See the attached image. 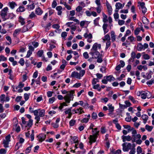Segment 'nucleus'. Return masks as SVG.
I'll use <instances>...</instances> for the list:
<instances>
[{
	"label": "nucleus",
	"instance_id": "nucleus-48",
	"mask_svg": "<svg viewBox=\"0 0 154 154\" xmlns=\"http://www.w3.org/2000/svg\"><path fill=\"white\" fill-rule=\"evenodd\" d=\"M95 9L97 13L100 14L102 10V6H97V7L95 8Z\"/></svg>",
	"mask_w": 154,
	"mask_h": 154
},
{
	"label": "nucleus",
	"instance_id": "nucleus-29",
	"mask_svg": "<svg viewBox=\"0 0 154 154\" xmlns=\"http://www.w3.org/2000/svg\"><path fill=\"white\" fill-rule=\"evenodd\" d=\"M21 31V29L20 28H19L17 29H16L14 33H13V36L14 37H16L17 35H18L19 32Z\"/></svg>",
	"mask_w": 154,
	"mask_h": 154
},
{
	"label": "nucleus",
	"instance_id": "nucleus-64",
	"mask_svg": "<svg viewBox=\"0 0 154 154\" xmlns=\"http://www.w3.org/2000/svg\"><path fill=\"white\" fill-rule=\"evenodd\" d=\"M88 22L87 21H86V20H83V21H81L80 22V26L81 27H83L85 25V23Z\"/></svg>",
	"mask_w": 154,
	"mask_h": 154
},
{
	"label": "nucleus",
	"instance_id": "nucleus-10",
	"mask_svg": "<svg viewBox=\"0 0 154 154\" xmlns=\"http://www.w3.org/2000/svg\"><path fill=\"white\" fill-rule=\"evenodd\" d=\"M153 74V72L150 70L149 71L146 73V74H144V73H142V75L143 77L147 79H149L152 77V75Z\"/></svg>",
	"mask_w": 154,
	"mask_h": 154
},
{
	"label": "nucleus",
	"instance_id": "nucleus-32",
	"mask_svg": "<svg viewBox=\"0 0 154 154\" xmlns=\"http://www.w3.org/2000/svg\"><path fill=\"white\" fill-rule=\"evenodd\" d=\"M124 6V4H122L120 3H116V9H120L122 8Z\"/></svg>",
	"mask_w": 154,
	"mask_h": 154
},
{
	"label": "nucleus",
	"instance_id": "nucleus-41",
	"mask_svg": "<svg viewBox=\"0 0 154 154\" xmlns=\"http://www.w3.org/2000/svg\"><path fill=\"white\" fill-rule=\"evenodd\" d=\"M33 124V120L32 119L29 120L27 122V123L26 124V125L27 126L29 127H31Z\"/></svg>",
	"mask_w": 154,
	"mask_h": 154
},
{
	"label": "nucleus",
	"instance_id": "nucleus-22",
	"mask_svg": "<svg viewBox=\"0 0 154 154\" xmlns=\"http://www.w3.org/2000/svg\"><path fill=\"white\" fill-rule=\"evenodd\" d=\"M18 21L22 25H24L26 23L25 19L21 16L19 17Z\"/></svg>",
	"mask_w": 154,
	"mask_h": 154
},
{
	"label": "nucleus",
	"instance_id": "nucleus-45",
	"mask_svg": "<svg viewBox=\"0 0 154 154\" xmlns=\"http://www.w3.org/2000/svg\"><path fill=\"white\" fill-rule=\"evenodd\" d=\"M103 21L104 23H106L108 21V18L107 16L104 13H103Z\"/></svg>",
	"mask_w": 154,
	"mask_h": 154
},
{
	"label": "nucleus",
	"instance_id": "nucleus-20",
	"mask_svg": "<svg viewBox=\"0 0 154 154\" xmlns=\"http://www.w3.org/2000/svg\"><path fill=\"white\" fill-rule=\"evenodd\" d=\"M105 78L108 81L110 82L113 81L115 79V78L111 75L105 76Z\"/></svg>",
	"mask_w": 154,
	"mask_h": 154
},
{
	"label": "nucleus",
	"instance_id": "nucleus-13",
	"mask_svg": "<svg viewBox=\"0 0 154 154\" xmlns=\"http://www.w3.org/2000/svg\"><path fill=\"white\" fill-rule=\"evenodd\" d=\"M131 131H132L131 134H132V137L133 139L132 140V142L133 143L135 141L136 139V135L138 134H137V131L133 128H132V130H131Z\"/></svg>",
	"mask_w": 154,
	"mask_h": 154
},
{
	"label": "nucleus",
	"instance_id": "nucleus-42",
	"mask_svg": "<svg viewBox=\"0 0 154 154\" xmlns=\"http://www.w3.org/2000/svg\"><path fill=\"white\" fill-rule=\"evenodd\" d=\"M51 25V23H49L45 26L43 25H42V26L43 27H45V30L46 31H48V30L50 29Z\"/></svg>",
	"mask_w": 154,
	"mask_h": 154
},
{
	"label": "nucleus",
	"instance_id": "nucleus-8",
	"mask_svg": "<svg viewBox=\"0 0 154 154\" xmlns=\"http://www.w3.org/2000/svg\"><path fill=\"white\" fill-rule=\"evenodd\" d=\"M89 54L91 55L93 59H97L100 56H102V54H100L99 51L90 52Z\"/></svg>",
	"mask_w": 154,
	"mask_h": 154
},
{
	"label": "nucleus",
	"instance_id": "nucleus-39",
	"mask_svg": "<svg viewBox=\"0 0 154 154\" xmlns=\"http://www.w3.org/2000/svg\"><path fill=\"white\" fill-rule=\"evenodd\" d=\"M76 123V120L74 119H72L69 122V125L70 127L74 126Z\"/></svg>",
	"mask_w": 154,
	"mask_h": 154
},
{
	"label": "nucleus",
	"instance_id": "nucleus-30",
	"mask_svg": "<svg viewBox=\"0 0 154 154\" xmlns=\"http://www.w3.org/2000/svg\"><path fill=\"white\" fill-rule=\"evenodd\" d=\"M103 39L104 42H105L106 41H110V38L109 35L107 34L105 35Z\"/></svg>",
	"mask_w": 154,
	"mask_h": 154
},
{
	"label": "nucleus",
	"instance_id": "nucleus-44",
	"mask_svg": "<svg viewBox=\"0 0 154 154\" xmlns=\"http://www.w3.org/2000/svg\"><path fill=\"white\" fill-rule=\"evenodd\" d=\"M142 21L143 23L145 25H147L149 24V22L148 19L145 17H143Z\"/></svg>",
	"mask_w": 154,
	"mask_h": 154
},
{
	"label": "nucleus",
	"instance_id": "nucleus-38",
	"mask_svg": "<svg viewBox=\"0 0 154 154\" xmlns=\"http://www.w3.org/2000/svg\"><path fill=\"white\" fill-rule=\"evenodd\" d=\"M131 58L129 59V60L131 61L132 62L134 59L136 57V54L134 52H132L131 53Z\"/></svg>",
	"mask_w": 154,
	"mask_h": 154
},
{
	"label": "nucleus",
	"instance_id": "nucleus-37",
	"mask_svg": "<svg viewBox=\"0 0 154 154\" xmlns=\"http://www.w3.org/2000/svg\"><path fill=\"white\" fill-rule=\"evenodd\" d=\"M45 111L44 109L40 110L39 111V116L40 117H43L45 115Z\"/></svg>",
	"mask_w": 154,
	"mask_h": 154
},
{
	"label": "nucleus",
	"instance_id": "nucleus-26",
	"mask_svg": "<svg viewBox=\"0 0 154 154\" xmlns=\"http://www.w3.org/2000/svg\"><path fill=\"white\" fill-rule=\"evenodd\" d=\"M93 85V88L94 89H97V91H101V88L100 87L99 84H92Z\"/></svg>",
	"mask_w": 154,
	"mask_h": 154
},
{
	"label": "nucleus",
	"instance_id": "nucleus-52",
	"mask_svg": "<svg viewBox=\"0 0 154 154\" xmlns=\"http://www.w3.org/2000/svg\"><path fill=\"white\" fill-rule=\"evenodd\" d=\"M142 57L145 60H149L150 59V56L147 54H144L142 55Z\"/></svg>",
	"mask_w": 154,
	"mask_h": 154
},
{
	"label": "nucleus",
	"instance_id": "nucleus-33",
	"mask_svg": "<svg viewBox=\"0 0 154 154\" xmlns=\"http://www.w3.org/2000/svg\"><path fill=\"white\" fill-rule=\"evenodd\" d=\"M10 7L11 9L14 8L15 7L17 6V4L14 2H9Z\"/></svg>",
	"mask_w": 154,
	"mask_h": 154
},
{
	"label": "nucleus",
	"instance_id": "nucleus-56",
	"mask_svg": "<svg viewBox=\"0 0 154 154\" xmlns=\"http://www.w3.org/2000/svg\"><path fill=\"white\" fill-rule=\"evenodd\" d=\"M11 87L12 88V91L14 92L16 91L15 90V88L16 90H17V92H18V90L19 89V87L18 86H16V87L14 86V85H12L11 86Z\"/></svg>",
	"mask_w": 154,
	"mask_h": 154
},
{
	"label": "nucleus",
	"instance_id": "nucleus-51",
	"mask_svg": "<svg viewBox=\"0 0 154 154\" xmlns=\"http://www.w3.org/2000/svg\"><path fill=\"white\" fill-rule=\"evenodd\" d=\"M137 50L138 51H141L142 49H143V45L141 43H139L137 45Z\"/></svg>",
	"mask_w": 154,
	"mask_h": 154
},
{
	"label": "nucleus",
	"instance_id": "nucleus-28",
	"mask_svg": "<svg viewBox=\"0 0 154 154\" xmlns=\"http://www.w3.org/2000/svg\"><path fill=\"white\" fill-rule=\"evenodd\" d=\"M141 118L143 120V122L144 124H146L147 120L148 119V117L146 115L144 114L142 115Z\"/></svg>",
	"mask_w": 154,
	"mask_h": 154
},
{
	"label": "nucleus",
	"instance_id": "nucleus-53",
	"mask_svg": "<svg viewBox=\"0 0 154 154\" xmlns=\"http://www.w3.org/2000/svg\"><path fill=\"white\" fill-rule=\"evenodd\" d=\"M125 128L128 129V131H131L133 128H131L130 126L129 125H123Z\"/></svg>",
	"mask_w": 154,
	"mask_h": 154
},
{
	"label": "nucleus",
	"instance_id": "nucleus-58",
	"mask_svg": "<svg viewBox=\"0 0 154 154\" xmlns=\"http://www.w3.org/2000/svg\"><path fill=\"white\" fill-rule=\"evenodd\" d=\"M7 60V58L5 57L4 56L1 55L0 56V61H5Z\"/></svg>",
	"mask_w": 154,
	"mask_h": 154
},
{
	"label": "nucleus",
	"instance_id": "nucleus-2",
	"mask_svg": "<svg viewBox=\"0 0 154 154\" xmlns=\"http://www.w3.org/2000/svg\"><path fill=\"white\" fill-rule=\"evenodd\" d=\"M85 72V71L84 69L81 70L79 73L77 72L73 71L72 72L71 77L80 79L84 75Z\"/></svg>",
	"mask_w": 154,
	"mask_h": 154
},
{
	"label": "nucleus",
	"instance_id": "nucleus-57",
	"mask_svg": "<svg viewBox=\"0 0 154 154\" xmlns=\"http://www.w3.org/2000/svg\"><path fill=\"white\" fill-rule=\"evenodd\" d=\"M7 152V149L3 148L1 149H0V154H6Z\"/></svg>",
	"mask_w": 154,
	"mask_h": 154
},
{
	"label": "nucleus",
	"instance_id": "nucleus-34",
	"mask_svg": "<svg viewBox=\"0 0 154 154\" xmlns=\"http://www.w3.org/2000/svg\"><path fill=\"white\" fill-rule=\"evenodd\" d=\"M100 19V17H99L96 18L94 20V23L95 26H100L99 24V20Z\"/></svg>",
	"mask_w": 154,
	"mask_h": 154
},
{
	"label": "nucleus",
	"instance_id": "nucleus-5",
	"mask_svg": "<svg viewBox=\"0 0 154 154\" xmlns=\"http://www.w3.org/2000/svg\"><path fill=\"white\" fill-rule=\"evenodd\" d=\"M108 106V110H109V113H108V115L112 117H115V114H113V112L114 111V107L111 103H109L107 105Z\"/></svg>",
	"mask_w": 154,
	"mask_h": 154
},
{
	"label": "nucleus",
	"instance_id": "nucleus-23",
	"mask_svg": "<svg viewBox=\"0 0 154 154\" xmlns=\"http://www.w3.org/2000/svg\"><path fill=\"white\" fill-rule=\"evenodd\" d=\"M99 132L100 131L98 130L97 128H94L92 130V132L93 133L92 135L97 136L99 135Z\"/></svg>",
	"mask_w": 154,
	"mask_h": 154
},
{
	"label": "nucleus",
	"instance_id": "nucleus-6",
	"mask_svg": "<svg viewBox=\"0 0 154 154\" xmlns=\"http://www.w3.org/2000/svg\"><path fill=\"white\" fill-rule=\"evenodd\" d=\"M132 144L130 143H125L122 144L123 150L124 151H128L131 149Z\"/></svg>",
	"mask_w": 154,
	"mask_h": 154
},
{
	"label": "nucleus",
	"instance_id": "nucleus-54",
	"mask_svg": "<svg viewBox=\"0 0 154 154\" xmlns=\"http://www.w3.org/2000/svg\"><path fill=\"white\" fill-rule=\"evenodd\" d=\"M9 142L8 141L4 140L3 142V144L4 145V147L5 148L8 147Z\"/></svg>",
	"mask_w": 154,
	"mask_h": 154
},
{
	"label": "nucleus",
	"instance_id": "nucleus-49",
	"mask_svg": "<svg viewBox=\"0 0 154 154\" xmlns=\"http://www.w3.org/2000/svg\"><path fill=\"white\" fill-rule=\"evenodd\" d=\"M133 145L134 146V147L131 149V150L129 152V154H135L136 152V149L135 148V145L133 144Z\"/></svg>",
	"mask_w": 154,
	"mask_h": 154
},
{
	"label": "nucleus",
	"instance_id": "nucleus-15",
	"mask_svg": "<svg viewBox=\"0 0 154 154\" xmlns=\"http://www.w3.org/2000/svg\"><path fill=\"white\" fill-rule=\"evenodd\" d=\"M46 135L44 134H40L37 136L38 140L40 142L45 140L46 138Z\"/></svg>",
	"mask_w": 154,
	"mask_h": 154
},
{
	"label": "nucleus",
	"instance_id": "nucleus-55",
	"mask_svg": "<svg viewBox=\"0 0 154 154\" xmlns=\"http://www.w3.org/2000/svg\"><path fill=\"white\" fill-rule=\"evenodd\" d=\"M100 132L102 134L105 133L106 132V128L104 126H102L101 128Z\"/></svg>",
	"mask_w": 154,
	"mask_h": 154
},
{
	"label": "nucleus",
	"instance_id": "nucleus-17",
	"mask_svg": "<svg viewBox=\"0 0 154 154\" xmlns=\"http://www.w3.org/2000/svg\"><path fill=\"white\" fill-rule=\"evenodd\" d=\"M30 26V23H28L26 26H24L21 29L22 32H23L28 31L31 27H32V26L31 27Z\"/></svg>",
	"mask_w": 154,
	"mask_h": 154
},
{
	"label": "nucleus",
	"instance_id": "nucleus-11",
	"mask_svg": "<svg viewBox=\"0 0 154 154\" xmlns=\"http://www.w3.org/2000/svg\"><path fill=\"white\" fill-rule=\"evenodd\" d=\"M73 111L75 112V113L78 114L79 115H81L85 112L83 108L81 107H80L76 109H74Z\"/></svg>",
	"mask_w": 154,
	"mask_h": 154
},
{
	"label": "nucleus",
	"instance_id": "nucleus-1",
	"mask_svg": "<svg viewBox=\"0 0 154 154\" xmlns=\"http://www.w3.org/2000/svg\"><path fill=\"white\" fill-rule=\"evenodd\" d=\"M75 92L74 91H70L69 93H68L64 97L65 100V102H63L60 104V106L58 108L61 110L64 106H67L68 105L66 103H69L71 100H73L74 98V94Z\"/></svg>",
	"mask_w": 154,
	"mask_h": 154
},
{
	"label": "nucleus",
	"instance_id": "nucleus-4",
	"mask_svg": "<svg viewBox=\"0 0 154 154\" xmlns=\"http://www.w3.org/2000/svg\"><path fill=\"white\" fill-rule=\"evenodd\" d=\"M8 8L6 7L3 8L0 12V15L3 21L5 20L8 18L6 17L8 14Z\"/></svg>",
	"mask_w": 154,
	"mask_h": 154
},
{
	"label": "nucleus",
	"instance_id": "nucleus-46",
	"mask_svg": "<svg viewBox=\"0 0 154 154\" xmlns=\"http://www.w3.org/2000/svg\"><path fill=\"white\" fill-rule=\"evenodd\" d=\"M5 95L4 94H2L0 97V102L3 103L5 101Z\"/></svg>",
	"mask_w": 154,
	"mask_h": 154
},
{
	"label": "nucleus",
	"instance_id": "nucleus-9",
	"mask_svg": "<svg viewBox=\"0 0 154 154\" xmlns=\"http://www.w3.org/2000/svg\"><path fill=\"white\" fill-rule=\"evenodd\" d=\"M84 36L85 38H87V41L88 42L91 43L92 42L93 36L91 33L88 34L87 33H85L84 35Z\"/></svg>",
	"mask_w": 154,
	"mask_h": 154
},
{
	"label": "nucleus",
	"instance_id": "nucleus-14",
	"mask_svg": "<svg viewBox=\"0 0 154 154\" xmlns=\"http://www.w3.org/2000/svg\"><path fill=\"white\" fill-rule=\"evenodd\" d=\"M125 65V63L122 60L119 61V64L116 66V70H119L121 68L124 67Z\"/></svg>",
	"mask_w": 154,
	"mask_h": 154
},
{
	"label": "nucleus",
	"instance_id": "nucleus-18",
	"mask_svg": "<svg viewBox=\"0 0 154 154\" xmlns=\"http://www.w3.org/2000/svg\"><path fill=\"white\" fill-rule=\"evenodd\" d=\"M141 135L140 134H138L136 135V139H138L137 140H136L135 142L136 143L138 144H140L142 143V140L140 139L141 138Z\"/></svg>",
	"mask_w": 154,
	"mask_h": 154
},
{
	"label": "nucleus",
	"instance_id": "nucleus-60",
	"mask_svg": "<svg viewBox=\"0 0 154 154\" xmlns=\"http://www.w3.org/2000/svg\"><path fill=\"white\" fill-rule=\"evenodd\" d=\"M98 82L99 80L97 78H94L92 81V84H96Z\"/></svg>",
	"mask_w": 154,
	"mask_h": 154
},
{
	"label": "nucleus",
	"instance_id": "nucleus-19",
	"mask_svg": "<svg viewBox=\"0 0 154 154\" xmlns=\"http://www.w3.org/2000/svg\"><path fill=\"white\" fill-rule=\"evenodd\" d=\"M122 141L123 142L126 141H129L132 140L131 137L129 135L123 136L122 137Z\"/></svg>",
	"mask_w": 154,
	"mask_h": 154
},
{
	"label": "nucleus",
	"instance_id": "nucleus-3",
	"mask_svg": "<svg viewBox=\"0 0 154 154\" xmlns=\"http://www.w3.org/2000/svg\"><path fill=\"white\" fill-rule=\"evenodd\" d=\"M137 94L138 96H140L142 98L145 99L146 98H150L151 97V94L150 93L147 91H139L137 92Z\"/></svg>",
	"mask_w": 154,
	"mask_h": 154
},
{
	"label": "nucleus",
	"instance_id": "nucleus-61",
	"mask_svg": "<svg viewBox=\"0 0 154 154\" xmlns=\"http://www.w3.org/2000/svg\"><path fill=\"white\" fill-rule=\"evenodd\" d=\"M142 152V149L140 146H138L137 147V152L138 153H141Z\"/></svg>",
	"mask_w": 154,
	"mask_h": 154
},
{
	"label": "nucleus",
	"instance_id": "nucleus-62",
	"mask_svg": "<svg viewBox=\"0 0 154 154\" xmlns=\"http://www.w3.org/2000/svg\"><path fill=\"white\" fill-rule=\"evenodd\" d=\"M72 107H71L69 108L67 110H66L64 111V112L66 114H69L71 113V111Z\"/></svg>",
	"mask_w": 154,
	"mask_h": 154
},
{
	"label": "nucleus",
	"instance_id": "nucleus-24",
	"mask_svg": "<svg viewBox=\"0 0 154 154\" xmlns=\"http://www.w3.org/2000/svg\"><path fill=\"white\" fill-rule=\"evenodd\" d=\"M35 12L36 14L39 15H41L43 13L42 10L39 7L36 8Z\"/></svg>",
	"mask_w": 154,
	"mask_h": 154
},
{
	"label": "nucleus",
	"instance_id": "nucleus-35",
	"mask_svg": "<svg viewBox=\"0 0 154 154\" xmlns=\"http://www.w3.org/2000/svg\"><path fill=\"white\" fill-rule=\"evenodd\" d=\"M25 11V8L23 6H20L17 10V12H23Z\"/></svg>",
	"mask_w": 154,
	"mask_h": 154
},
{
	"label": "nucleus",
	"instance_id": "nucleus-59",
	"mask_svg": "<svg viewBox=\"0 0 154 154\" xmlns=\"http://www.w3.org/2000/svg\"><path fill=\"white\" fill-rule=\"evenodd\" d=\"M102 55L100 56L99 57H98L97 58V62L98 63H101L103 61L102 60Z\"/></svg>",
	"mask_w": 154,
	"mask_h": 154
},
{
	"label": "nucleus",
	"instance_id": "nucleus-63",
	"mask_svg": "<svg viewBox=\"0 0 154 154\" xmlns=\"http://www.w3.org/2000/svg\"><path fill=\"white\" fill-rule=\"evenodd\" d=\"M83 56L84 58L85 59H87L89 58L88 54L87 52H85L83 53Z\"/></svg>",
	"mask_w": 154,
	"mask_h": 154
},
{
	"label": "nucleus",
	"instance_id": "nucleus-36",
	"mask_svg": "<svg viewBox=\"0 0 154 154\" xmlns=\"http://www.w3.org/2000/svg\"><path fill=\"white\" fill-rule=\"evenodd\" d=\"M153 127L152 126H149L148 125H146L145 126V129L149 132H151L152 130Z\"/></svg>",
	"mask_w": 154,
	"mask_h": 154
},
{
	"label": "nucleus",
	"instance_id": "nucleus-16",
	"mask_svg": "<svg viewBox=\"0 0 154 154\" xmlns=\"http://www.w3.org/2000/svg\"><path fill=\"white\" fill-rule=\"evenodd\" d=\"M106 5L107 9L108 14L109 15H111L112 14V7L110 4L107 1H106Z\"/></svg>",
	"mask_w": 154,
	"mask_h": 154
},
{
	"label": "nucleus",
	"instance_id": "nucleus-21",
	"mask_svg": "<svg viewBox=\"0 0 154 154\" xmlns=\"http://www.w3.org/2000/svg\"><path fill=\"white\" fill-rule=\"evenodd\" d=\"M18 86L19 88V89L18 90V93L22 92L23 91L22 88L24 86V84L21 82H19Z\"/></svg>",
	"mask_w": 154,
	"mask_h": 154
},
{
	"label": "nucleus",
	"instance_id": "nucleus-27",
	"mask_svg": "<svg viewBox=\"0 0 154 154\" xmlns=\"http://www.w3.org/2000/svg\"><path fill=\"white\" fill-rule=\"evenodd\" d=\"M72 143H78V137L76 136H74L71 137Z\"/></svg>",
	"mask_w": 154,
	"mask_h": 154
},
{
	"label": "nucleus",
	"instance_id": "nucleus-31",
	"mask_svg": "<svg viewBox=\"0 0 154 154\" xmlns=\"http://www.w3.org/2000/svg\"><path fill=\"white\" fill-rule=\"evenodd\" d=\"M115 33L114 31H112L111 32V37L112 42H114L116 39Z\"/></svg>",
	"mask_w": 154,
	"mask_h": 154
},
{
	"label": "nucleus",
	"instance_id": "nucleus-50",
	"mask_svg": "<svg viewBox=\"0 0 154 154\" xmlns=\"http://www.w3.org/2000/svg\"><path fill=\"white\" fill-rule=\"evenodd\" d=\"M128 98L132 102L134 103H137L138 102L137 100H135L134 97L131 96H129Z\"/></svg>",
	"mask_w": 154,
	"mask_h": 154
},
{
	"label": "nucleus",
	"instance_id": "nucleus-47",
	"mask_svg": "<svg viewBox=\"0 0 154 154\" xmlns=\"http://www.w3.org/2000/svg\"><path fill=\"white\" fill-rule=\"evenodd\" d=\"M12 71L11 69H9V72L8 73V75H9V78L11 80H12L14 79V77L12 75Z\"/></svg>",
	"mask_w": 154,
	"mask_h": 154
},
{
	"label": "nucleus",
	"instance_id": "nucleus-12",
	"mask_svg": "<svg viewBox=\"0 0 154 154\" xmlns=\"http://www.w3.org/2000/svg\"><path fill=\"white\" fill-rule=\"evenodd\" d=\"M97 138V136L94 135H90L89 137V143L91 144L92 143H94L96 142V140Z\"/></svg>",
	"mask_w": 154,
	"mask_h": 154
},
{
	"label": "nucleus",
	"instance_id": "nucleus-7",
	"mask_svg": "<svg viewBox=\"0 0 154 154\" xmlns=\"http://www.w3.org/2000/svg\"><path fill=\"white\" fill-rule=\"evenodd\" d=\"M101 48V46L100 44H98L97 43H95L91 49L90 52L98 51V49H100Z\"/></svg>",
	"mask_w": 154,
	"mask_h": 154
},
{
	"label": "nucleus",
	"instance_id": "nucleus-40",
	"mask_svg": "<svg viewBox=\"0 0 154 154\" xmlns=\"http://www.w3.org/2000/svg\"><path fill=\"white\" fill-rule=\"evenodd\" d=\"M27 9L29 10H31L33 9L35 7V5L34 3L30 5H28L27 6Z\"/></svg>",
	"mask_w": 154,
	"mask_h": 154
},
{
	"label": "nucleus",
	"instance_id": "nucleus-43",
	"mask_svg": "<svg viewBox=\"0 0 154 154\" xmlns=\"http://www.w3.org/2000/svg\"><path fill=\"white\" fill-rule=\"evenodd\" d=\"M44 53L43 50H39L37 52V55L39 57H42Z\"/></svg>",
	"mask_w": 154,
	"mask_h": 154
},
{
	"label": "nucleus",
	"instance_id": "nucleus-25",
	"mask_svg": "<svg viewBox=\"0 0 154 154\" xmlns=\"http://www.w3.org/2000/svg\"><path fill=\"white\" fill-rule=\"evenodd\" d=\"M107 26L108 25L105 23H104L103 25V28L104 34H106L109 31V30L107 28Z\"/></svg>",
	"mask_w": 154,
	"mask_h": 154
}]
</instances>
